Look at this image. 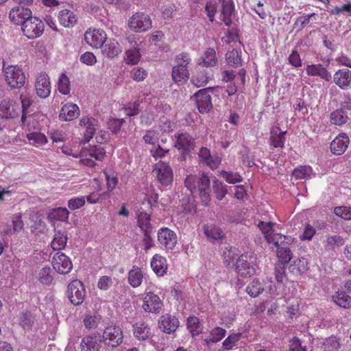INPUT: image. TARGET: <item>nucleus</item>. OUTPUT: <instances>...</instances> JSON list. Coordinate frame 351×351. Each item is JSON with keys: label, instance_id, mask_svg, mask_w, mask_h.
<instances>
[{"label": "nucleus", "instance_id": "nucleus-1", "mask_svg": "<svg viewBox=\"0 0 351 351\" xmlns=\"http://www.w3.org/2000/svg\"><path fill=\"white\" fill-rule=\"evenodd\" d=\"M185 186L192 195L199 193L204 205L207 206L210 200V180L209 177L203 173L201 176L190 174L184 180Z\"/></svg>", "mask_w": 351, "mask_h": 351}, {"label": "nucleus", "instance_id": "nucleus-31", "mask_svg": "<svg viewBox=\"0 0 351 351\" xmlns=\"http://www.w3.org/2000/svg\"><path fill=\"white\" fill-rule=\"evenodd\" d=\"M287 132H282L279 127L274 128L270 131L271 145L274 147H283L285 144V134Z\"/></svg>", "mask_w": 351, "mask_h": 351}, {"label": "nucleus", "instance_id": "nucleus-63", "mask_svg": "<svg viewBox=\"0 0 351 351\" xmlns=\"http://www.w3.org/2000/svg\"><path fill=\"white\" fill-rule=\"evenodd\" d=\"M286 265H287L279 263L275 267L274 275L276 280L279 283H283L285 279L286 278Z\"/></svg>", "mask_w": 351, "mask_h": 351}, {"label": "nucleus", "instance_id": "nucleus-61", "mask_svg": "<svg viewBox=\"0 0 351 351\" xmlns=\"http://www.w3.org/2000/svg\"><path fill=\"white\" fill-rule=\"evenodd\" d=\"M334 213L345 220H351L350 206H337L334 209Z\"/></svg>", "mask_w": 351, "mask_h": 351}, {"label": "nucleus", "instance_id": "nucleus-39", "mask_svg": "<svg viewBox=\"0 0 351 351\" xmlns=\"http://www.w3.org/2000/svg\"><path fill=\"white\" fill-rule=\"evenodd\" d=\"M308 269V263L304 258L294 261L289 266V270L295 275L301 274Z\"/></svg>", "mask_w": 351, "mask_h": 351}, {"label": "nucleus", "instance_id": "nucleus-19", "mask_svg": "<svg viewBox=\"0 0 351 351\" xmlns=\"http://www.w3.org/2000/svg\"><path fill=\"white\" fill-rule=\"evenodd\" d=\"M345 243L344 239L339 235L334 234L326 237L324 241V250L330 256H334L336 248L343 246Z\"/></svg>", "mask_w": 351, "mask_h": 351}, {"label": "nucleus", "instance_id": "nucleus-50", "mask_svg": "<svg viewBox=\"0 0 351 351\" xmlns=\"http://www.w3.org/2000/svg\"><path fill=\"white\" fill-rule=\"evenodd\" d=\"M199 157L204 161L207 165L210 167L211 168H214L217 166V163L215 160H213L210 150L206 147H202L199 149Z\"/></svg>", "mask_w": 351, "mask_h": 351}, {"label": "nucleus", "instance_id": "nucleus-36", "mask_svg": "<svg viewBox=\"0 0 351 351\" xmlns=\"http://www.w3.org/2000/svg\"><path fill=\"white\" fill-rule=\"evenodd\" d=\"M143 277L140 268L134 266L128 273V282L132 287L136 288L141 285Z\"/></svg>", "mask_w": 351, "mask_h": 351}, {"label": "nucleus", "instance_id": "nucleus-55", "mask_svg": "<svg viewBox=\"0 0 351 351\" xmlns=\"http://www.w3.org/2000/svg\"><path fill=\"white\" fill-rule=\"evenodd\" d=\"M241 337V333H232L223 342V348L225 350L232 349Z\"/></svg>", "mask_w": 351, "mask_h": 351}, {"label": "nucleus", "instance_id": "nucleus-53", "mask_svg": "<svg viewBox=\"0 0 351 351\" xmlns=\"http://www.w3.org/2000/svg\"><path fill=\"white\" fill-rule=\"evenodd\" d=\"M276 223L271 221L264 222L260 221L258 224V227L260 230L264 234L265 238L268 241L269 237L273 235L275 232L273 230V227Z\"/></svg>", "mask_w": 351, "mask_h": 351}, {"label": "nucleus", "instance_id": "nucleus-25", "mask_svg": "<svg viewBox=\"0 0 351 351\" xmlns=\"http://www.w3.org/2000/svg\"><path fill=\"white\" fill-rule=\"evenodd\" d=\"M80 115V109L76 104H66L64 105L59 114L60 119L64 121L73 120Z\"/></svg>", "mask_w": 351, "mask_h": 351}, {"label": "nucleus", "instance_id": "nucleus-35", "mask_svg": "<svg viewBox=\"0 0 351 351\" xmlns=\"http://www.w3.org/2000/svg\"><path fill=\"white\" fill-rule=\"evenodd\" d=\"M348 119L346 108H342L333 111L330 114V122L332 124L342 125Z\"/></svg>", "mask_w": 351, "mask_h": 351}, {"label": "nucleus", "instance_id": "nucleus-51", "mask_svg": "<svg viewBox=\"0 0 351 351\" xmlns=\"http://www.w3.org/2000/svg\"><path fill=\"white\" fill-rule=\"evenodd\" d=\"M277 256L280 263L287 265L292 258V252L289 247L277 249Z\"/></svg>", "mask_w": 351, "mask_h": 351}, {"label": "nucleus", "instance_id": "nucleus-40", "mask_svg": "<svg viewBox=\"0 0 351 351\" xmlns=\"http://www.w3.org/2000/svg\"><path fill=\"white\" fill-rule=\"evenodd\" d=\"M35 316L29 311L21 313L19 318V324L23 329H31L35 322Z\"/></svg>", "mask_w": 351, "mask_h": 351}, {"label": "nucleus", "instance_id": "nucleus-18", "mask_svg": "<svg viewBox=\"0 0 351 351\" xmlns=\"http://www.w3.org/2000/svg\"><path fill=\"white\" fill-rule=\"evenodd\" d=\"M161 305L160 298L152 292H149L143 298V308L146 312L157 313L161 308Z\"/></svg>", "mask_w": 351, "mask_h": 351}, {"label": "nucleus", "instance_id": "nucleus-26", "mask_svg": "<svg viewBox=\"0 0 351 351\" xmlns=\"http://www.w3.org/2000/svg\"><path fill=\"white\" fill-rule=\"evenodd\" d=\"M234 11V5L231 0H223L222 1L220 19L226 26H230L232 24L231 16Z\"/></svg>", "mask_w": 351, "mask_h": 351}, {"label": "nucleus", "instance_id": "nucleus-21", "mask_svg": "<svg viewBox=\"0 0 351 351\" xmlns=\"http://www.w3.org/2000/svg\"><path fill=\"white\" fill-rule=\"evenodd\" d=\"M204 233L211 242L222 241L226 239L223 230L215 224H206L203 227Z\"/></svg>", "mask_w": 351, "mask_h": 351}, {"label": "nucleus", "instance_id": "nucleus-6", "mask_svg": "<svg viewBox=\"0 0 351 351\" xmlns=\"http://www.w3.org/2000/svg\"><path fill=\"white\" fill-rule=\"evenodd\" d=\"M102 337L105 344L115 348L123 342V335L119 326H110L105 328Z\"/></svg>", "mask_w": 351, "mask_h": 351}, {"label": "nucleus", "instance_id": "nucleus-2", "mask_svg": "<svg viewBox=\"0 0 351 351\" xmlns=\"http://www.w3.org/2000/svg\"><path fill=\"white\" fill-rule=\"evenodd\" d=\"M21 26L23 35L29 39L40 37L45 29L43 22L40 19L32 16L23 21Z\"/></svg>", "mask_w": 351, "mask_h": 351}, {"label": "nucleus", "instance_id": "nucleus-5", "mask_svg": "<svg viewBox=\"0 0 351 351\" xmlns=\"http://www.w3.org/2000/svg\"><path fill=\"white\" fill-rule=\"evenodd\" d=\"M214 89L213 87L203 88L194 95L197 108L200 113H208L213 108L211 96L209 92H213Z\"/></svg>", "mask_w": 351, "mask_h": 351}, {"label": "nucleus", "instance_id": "nucleus-9", "mask_svg": "<svg viewBox=\"0 0 351 351\" xmlns=\"http://www.w3.org/2000/svg\"><path fill=\"white\" fill-rule=\"evenodd\" d=\"M253 258L247 254H242L236 262V271L241 277H250L255 273Z\"/></svg>", "mask_w": 351, "mask_h": 351}, {"label": "nucleus", "instance_id": "nucleus-43", "mask_svg": "<svg viewBox=\"0 0 351 351\" xmlns=\"http://www.w3.org/2000/svg\"><path fill=\"white\" fill-rule=\"evenodd\" d=\"M339 348L340 343L334 336L325 339L322 345V351H338Z\"/></svg>", "mask_w": 351, "mask_h": 351}, {"label": "nucleus", "instance_id": "nucleus-34", "mask_svg": "<svg viewBox=\"0 0 351 351\" xmlns=\"http://www.w3.org/2000/svg\"><path fill=\"white\" fill-rule=\"evenodd\" d=\"M173 80L178 84L185 83L189 78V72L186 68L173 66L171 72Z\"/></svg>", "mask_w": 351, "mask_h": 351}, {"label": "nucleus", "instance_id": "nucleus-59", "mask_svg": "<svg viewBox=\"0 0 351 351\" xmlns=\"http://www.w3.org/2000/svg\"><path fill=\"white\" fill-rule=\"evenodd\" d=\"M27 138L34 145H44L47 142V137L39 132H32L27 134Z\"/></svg>", "mask_w": 351, "mask_h": 351}, {"label": "nucleus", "instance_id": "nucleus-7", "mask_svg": "<svg viewBox=\"0 0 351 351\" xmlns=\"http://www.w3.org/2000/svg\"><path fill=\"white\" fill-rule=\"evenodd\" d=\"M130 28L136 32H145L152 27V21L148 14L138 12L129 20Z\"/></svg>", "mask_w": 351, "mask_h": 351}, {"label": "nucleus", "instance_id": "nucleus-16", "mask_svg": "<svg viewBox=\"0 0 351 351\" xmlns=\"http://www.w3.org/2000/svg\"><path fill=\"white\" fill-rule=\"evenodd\" d=\"M157 171V178L162 185H168L173 181V171L168 163L160 162L154 169Z\"/></svg>", "mask_w": 351, "mask_h": 351}, {"label": "nucleus", "instance_id": "nucleus-20", "mask_svg": "<svg viewBox=\"0 0 351 351\" xmlns=\"http://www.w3.org/2000/svg\"><path fill=\"white\" fill-rule=\"evenodd\" d=\"M333 80L340 88L348 89L351 86V71L348 69L338 70L333 76Z\"/></svg>", "mask_w": 351, "mask_h": 351}, {"label": "nucleus", "instance_id": "nucleus-62", "mask_svg": "<svg viewBox=\"0 0 351 351\" xmlns=\"http://www.w3.org/2000/svg\"><path fill=\"white\" fill-rule=\"evenodd\" d=\"M176 68H186L191 62V58L187 53H182L176 57Z\"/></svg>", "mask_w": 351, "mask_h": 351}, {"label": "nucleus", "instance_id": "nucleus-3", "mask_svg": "<svg viewBox=\"0 0 351 351\" xmlns=\"http://www.w3.org/2000/svg\"><path fill=\"white\" fill-rule=\"evenodd\" d=\"M86 296L84 284L79 280H72L67 287V297L73 305L82 304Z\"/></svg>", "mask_w": 351, "mask_h": 351}, {"label": "nucleus", "instance_id": "nucleus-12", "mask_svg": "<svg viewBox=\"0 0 351 351\" xmlns=\"http://www.w3.org/2000/svg\"><path fill=\"white\" fill-rule=\"evenodd\" d=\"M51 83L48 75L40 73L36 78L35 89L38 97L45 99L50 95Z\"/></svg>", "mask_w": 351, "mask_h": 351}, {"label": "nucleus", "instance_id": "nucleus-14", "mask_svg": "<svg viewBox=\"0 0 351 351\" xmlns=\"http://www.w3.org/2000/svg\"><path fill=\"white\" fill-rule=\"evenodd\" d=\"M180 322L178 319L172 315L165 314L158 319V327L162 332L171 334L174 332L178 328Z\"/></svg>", "mask_w": 351, "mask_h": 351}, {"label": "nucleus", "instance_id": "nucleus-60", "mask_svg": "<svg viewBox=\"0 0 351 351\" xmlns=\"http://www.w3.org/2000/svg\"><path fill=\"white\" fill-rule=\"evenodd\" d=\"M126 62L128 64H135L140 60L141 53L139 49L134 48L126 51Z\"/></svg>", "mask_w": 351, "mask_h": 351}, {"label": "nucleus", "instance_id": "nucleus-45", "mask_svg": "<svg viewBox=\"0 0 351 351\" xmlns=\"http://www.w3.org/2000/svg\"><path fill=\"white\" fill-rule=\"evenodd\" d=\"M38 279L43 285H51L53 280L51 269L49 267H43L38 272Z\"/></svg>", "mask_w": 351, "mask_h": 351}, {"label": "nucleus", "instance_id": "nucleus-37", "mask_svg": "<svg viewBox=\"0 0 351 351\" xmlns=\"http://www.w3.org/2000/svg\"><path fill=\"white\" fill-rule=\"evenodd\" d=\"M332 299L335 304L343 308L351 307V297L344 291H337Z\"/></svg>", "mask_w": 351, "mask_h": 351}, {"label": "nucleus", "instance_id": "nucleus-47", "mask_svg": "<svg viewBox=\"0 0 351 351\" xmlns=\"http://www.w3.org/2000/svg\"><path fill=\"white\" fill-rule=\"evenodd\" d=\"M187 327L193 336L198 335L202 332L199 319L195 316H189L187 319Z\"/></svg>", "mask_w": 351, "mask_h": 351}, {"label": "nucleus", "instance_id": "nucleus-29", "mask_svg": "<svg viewBox=\"0 0 351 351\" xmlns=\"http://www.w3.org/2000/svg\"><path fill=\"white\" fill-rule=\"evenodd\" d=\"M100 343L96 336L88 335L82 338L80 343L81 351H99Z\"/></svg>", "mask_w": 351, "mask_h": 351}, {"label": "nucleus", "instance_id": "nucleus-27", "mask_svg": "<svg viewBox=\"0 0 351 351\" xmlns=\"http://www.w3.org/2000/svg\"><path fill=\"white\" fill-rule=\"evenodd\" d=\"M151 267L158 276H163L167 269V260L159 254H155L151 261Z\"/></svg>", "mask_w": 351, "mask_h": 351}, {"label": "nucleus", "instance_id": "nucleus-41", "mask_svg": "<svg viewBox=\"0 0 351 351\" xmlns=\"http://www.w3.org/2000/svg\"><path fill=\"white\" fill-rule=\"evenodd\" d=\"M226 60L227 64L234 68L239 67L242 64L241 57L236 49L228 51L226 53Z\"/></svg>", "mask_w": 351, "mask_h": 351}, {"label": "nucleus", "instance_id": "nucleus-54", "mask_svg": "<svg viewBox=\"0 0 351 351\" xmlns=\"http://www.w3.org/2000/svg\"><path fill=\"white\" fill-rule=\"evenodd\" d=\"M216 52L212 48H208L206 53L205 57L203 60V64L205 66H214L217 64Z\"/></svg>", "mask_w": 351, "mask_h": 351}, {"label": "nucleus", "instance_id": "nucleus-4", "mask_svg": "<svg viewBox=\"0 0 351 351\" xmlns=\"http://www.w3.org/2000/svg\"><path fill=\"white\" fill-rule=\"evenodd\" d=\"M5 78L8 84L13 88H19L25 84V76L16 66H8L4 69Z\"/></svg>", "mask_w": 351, "mask_h": 351}, {"label": "nucleus", "instance_id": "nucleus-32", "mask_svg": "<svg viewBox=\"0 0 351 351\" xmlns=\"http://www.w3.org/2000/svg\"><path fill=\"white\" fill-rule=\"evenodd\" d=\"M59 21L65 27L74 26L77 23V18L73 12L69 10H62L59 12Z\"/></svg>", "mask_w": 351, "mask_h": 351}, {"label": "nucleus", "instance_id": "nucleus-28", "mask_svg": "<svg viewBox=\"0 0 351 351\" xmlns=\"http://www.w3.org/2000/svg\"><path fill=\"white\" fill-rule=\"evenodd\" d=\"M133 334L136 339L142 341L152 337L151 328L143 322H137L133 325Z\"/></svg>", "mask_w": 351, "mask_h": 351}, {"label": "nucleus", "instance_id": "nucleus-48", "mask_svg": "<svg viewBox=\"0 0 351 351\" xmlns=\"http://www.w3.org/2000/svg\"><path fill=\"white\" fill-rule=\"evenodd\" d=\"M263 290V285L258 280H254L246 288L247 293L253 298L259 295Z\"/></svg>", "mask_w": 351, "mask_h": 351}, {"label": "nucleus", "instance_id": "nucleus-44", "mask_svg": "<svg viewBox=\"0 0 351 351\" xmlns=\"http://www.w3.org/2000/svg\"><path fill=\"white\" fill-rule=\"evenodd\" d=\"M208 80L209 76L207 71L203 70L197 72V73L191 78V82L195 86L199 88L206 85Z\"/></svg>", "mask_w": 351, "mask_h": 351}, {"label": "nucleus", "instance_id": "nucleus-30", "mask_svg": "<svg viewBox=\"0 0 351 351\" xmlns=\"http://www.w3.org/2000/svg\"><path fill=\"white\" fill-rule=\"evenodd\" d=\"M101 48L102 53L108 58L117 56L121 51L119 43L111 39L106 40Z\"/></svg>", "mask_w": 351, "mask_h": 351}, {"label": "nucleus", "instance_id": "nucleus-24", "mask_svg": "<svg viewBox=\"0 0 351 351\" xmlns=\"http://www.w3.org/2000/svg\"><path fill=\"white\" fill-rule=\"evenodd\" d=\"M349 142L350 140L347 136L339 135L331 142L330 150L335 155H341L346 150Z\"/></svg>", "mask_w": 351, "mask_h": 351}, {"label": "nucleus", "instance_id": "nucleus-46", "mask_svg": "<svg viewBox=\"0 0 351 351\" xmlns=\"http://www.w3.org/2000/svg\"><path fill=\"white\" fill-rule=\"evenodd\" d=\"M69 212L66 208H57L52 210L48 215L51 219L64 221L69 218Z\"/></svg>", "mask_w": 351, "mask_h": 351}, {"label": "nucleus", "instance_id": "nucleus-38", "mask_svg": "<svg viewBox=\"0 0 351 351\" xmlns=\"http://www.w3.org/2000/svg\"><path fill=\"white\" fill-rule=\"evenodd\" d=\"M67 235L65 232L58 231L51 242V247L53 250H60L65 247L67 243Z\"/></svg>", "mask_w": 351, "mask_h": 351}, {"label": "nucleus", "instance_id": "nucleus-8", "mask_svg": "<svg viewBox=\"0 0 351 351\" xmlns=\"http://www.w3.org/2000/svg\"><path fill=\"white\" fill-rule=\"evenodd\" d=\"M53 269L60 274H67L73 269L71 258L62 252H56L52 258Z\"/></svg>", "mask_w": 351, "mask_h": 351}, {"label": "nucleus", "instance_id": "nucleus-52", "mask_svg": "<svg viewBox=\"0 0 351 351\" xmlns=\"http://www.w3.org/2000/svg\"><path fill=\"white\" fill-rule=\"evenodd\" d=\"M58 90L63 95H67L70 92V81L69 77L64 74L62 73L59 77Z\"/></svg>", "mask_w": 351, "mask_h": 351}, {"label": "nucleus", "instance_id": "nucleus-11", "mask_svg": "<svg viewBox=\"0 0 351 351\" xmlns=\"http://www.w3.org/2000/svg\"><path fill=\"white\" fill-rule=\"evenodd\" d=\"M32 16L31 10L26 5H21L13 7L9 13L10 21L16 24L21 25L23 21Z\"/></svg>", "mask_w": 351, "mask_h": 351}, {"label": "nucleus", "instance_id": "nucleus-10", "mask_svg": "<svg viewBox=\"0 0 351 351\" xmlns=\"http://www.w3.org/2000/svg\"><path fill=\"white\" fill-rule=\"evenodd\" d=\"M86 43L93 48H101L106 40V34L103 29H88L84 34Z\"/></svg>", "mask_w": 351, "mask_h": 351}, {"label": "nucleus", "instance_id": "nucleus-15", "mask_svg": "<svg viewBox=\"0 0 351 351\" xmlns=\"http://www.w3.org/2000/svg\"><path fill=\"white\" fill-rule=\"evenodd\" d=\"M19 105L13 100L6 98L0 102V117L2 119L14 118L18 116Z\"/></svg>", "mask_w": 351, "mask_h": 351}, {"label": "nucleus", "instance_id": "nucleus-22", "mask_svg": "<svg viewBox=\"0 0 351 351\" xmlns=\"http://www.w3.org/2000/svg\"><path fill=\"white\" fill-rule=\"evenodd\" d=\"M306 73L308 76L319 77L327 82L332 80L331 74L322 64L307 65Z\"/></svg>", "mask_w": 351, "mask_h": 351}, {"label": "nucleus", "instance_id": "nucleus-57", "mask_svg": "<svg viewBox=\"0 0 351 351\" xmlns=\"http://www.w3.org/2000/svg\"><path fill=\"white\" fill-rule=\"evenodd\" d=\"M217 10V3L215 0H208L205 6V11L210 22L215 20V15Z\"/></svg>", "mask_w": 351, "mask_h": 351}, {"label": "nucleus", "instance_id": "nucleus-13", "mask_svg": "<svg viewBox=\"0 0 351 351\" xmlns=\"http://www.w3.org/2000/svg\"><path fill=\"white\" fill-rule=\"evenodd\" d=\"M158 241L167 250H173L178 239L176 234L168 228H162L158 231Z\"/></svg>", "mask_w": 351, "mask_h": 351}, {"label": "nucleus", "instance_id": "nucleus-17", "mask_svg": "<svg viewBox=\"0 0 351 351\" xmlns=\"http://www.w3.org/2000/svg\"><path fill=\"white\" fill-rule=\"evenodd\" d=\"M175 147L180 150L182 154H189L195 147V140L188 133H182L177 136Z\"/></svg>", "mask_w": 351, "mask_h": 351}, {"label": "nucleus", "instance_id": "nucleus-42", "mask_svg": "<svg viewBox=\"0 0 351 351\" xmlns=\"http://www.w3.org/2000/svg\"><path fill=\"white\" fill-rule=\"evenodd\" d=\"M226 330L221 327H216L213 329L209 336L205 339V342L207 345L209 343H217L221 341L226 335Z\"/></svg>", "mask_w": 351, "mask_h": 351}, {"label": "nucleus", "instance_id": "nucleus-23", "mask_svg": "<svg viewBox=\"0 0 351 351\" xmlns=\"http://www.w3.org/2000/svg\"><path fill=\"white\" fill-rule=\"evenodd\" d=\"M80 124L86 128L84 132V136L87 141L93 138L95 131L98 129V121L92 117H83L80 121Z\"/></svg>", "mask_w": 351, "mask_h": 351}, {"label": "nucleus", "instance_id": "nucleus-58", "mask_svg": "<svg viewBox=\"0 0 351 351\" xmlns=\"http://www.w3.org/2000/svg\"><path fill=\"white\" fill-rule=\"evenodd\" d=\"M221 176L227 182L230 184L241 182L243 180V178L237 173L223 171L221 173Z\"/></svg>", "mask_w": 351, "mask_h": 351}, {"label": "nucleus", "instance_id": "nucleus-64", "mask_svg": "<svg viewBox=\"0 0 351 351\" xmlns=\"http://www.w3.org/2000/svg\"><path fill=\"white\" fill-rule=\"evenodd\" d=\"M147 76V71L140 67H134L130 72V77L136 82L144 80Z\"/></svg>", "mask_w": 351, "mask_h": 351}, {"label": "nucleus", "instance_id": "nucleus-56", "mask_svg": "<svg viewBox=\"0 0 351 351\" xmlns=\"http://www.w3.org/2000/svg\"><path fill=\"white\" fill-rule=\"evenodd\" d=\"M88 152L90 156L95 158L97 160H101L106 155V150L101 145L91 147L88 150Z\"/></svg>", "mask_w": 351, "mask_h": 351}, {"label": "nucleus", "instance_id": "nucleus-49", "mask_svg": "<svg viewBox=\"0 0 351 351\" xmlns=\"http://www.w3.org/2000/svg\"><path fill=\"white\" fill-rule=\"evenodd\" d=\"M213 187L216 197L219 200H221L228 193L226 186L217 179L213 181Z\"/></svg>", "mask_w": 351, "mask_h": 351}, {"label": "nucleus", "instance_id": "nucleus-33", "mask_svg": "<svg viewBox=\"0 0 351 351\" xmlns=\"http://www.w3.org/2000/svg\"><path fill=\"white\" fill-rule=\"evenodd\" d=\"M136 215L138 226L141 230L143 232H152L150 215L143 210H138Z\"/></svg>", "mask_w": 351, "mask_h": 351}]
</instances>
